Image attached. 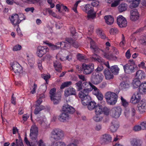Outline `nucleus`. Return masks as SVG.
Instances as JSON below:
<instances>
[{"mask_svg": "<svg viewBox=\"0 0 146 146\" xmlns=\"http://www.w3.org/2000/svg\"><path fill=\"white\" fill-rule=\"evenodd\" d=\"M30 136L33 141L30 145L29 141L28 140L26 137H25V142L27 145L30 146H36L37 145V136L38 133V130L37 127L34 125L32 126L30 130Z\"/></svg>", "mask_w": 146, "mask_h": 146, "instance_id": "obj_1", "label": "nucleus"}, {"mask_svg": "<svg viewBox=\"0 0 146 146\" xmlns=\"http://www.w3.org/2000/svg\"><path fill=\"white\" fill-rule=\"evenodd\" d=\"M104 96L108 104L109 105H114L117 102L118 96L114 93L107 92L105 94Z\"/></svg>", "mask_w": 146, "mask_h": 146, "instance_id": "obj_2", "label": "nucleus"}, {"mask_svg": "<svg viewBox=\"0 0 146 146\" xmlns=\"http://www.w3.org/2000/svg\"><path fill=\"white\" fill-rule=\"evenodd\" d=\"M64 135L63 131L59 128H55L51 132V137L56 141L62 139Z\"/></svg>", "mask_w": 146, "mask_h": 146, "instance_id": "obj_3", "label": "nucleus"}, {"mask_svg": "<svg viewBox=\"0 0 146 146\" xmlns=\"http://www.w3.org/2000/svg\"><path fill=\"white\" fill-rule=\"evenodd\" d=\"M135 63L133 60H129L128 63L123 66V68L125 73L131 74L135 72Z\"/></svg>", "mask_w": 146, "mask_h": 146, "instance_id": "obj_4", "label": "nucleus"}, {"mask_svg": "<svg viewBox=\"0 0 146 146\" xmlns=\"http://www.w3.org/2000/svg\"><path fill=\"white\" fill-rule=\"evenodd\" d=\"M81 71L83 70L84 74L88 75L91 74L94 69V65L93 64H86L83 63L80 67Z\"/></svg>", "mask_w": 146, "mask_h": 146, "instance_id": "obj_5", "label": "nucleus"}, {"mask_svg": "<svg viewBox=\"0 0 146 146\" xmlns=\"http://www.w3.org/2000/svg\"><path fill=\"white\" fill-rule=\"evenodd\" d=\"M103 76L101 74L94 72L92 74L91 82L93 84L97 85L102 81Z\"/></svg>", "mask_w": 146, "mask_h": 146, "instance_id": "obj_6", "label": "nucleus"}, {"mask_svg": "<svg viewBox=\"0 0 146 146\" xmlns=\"http://www.w3.org/2000/svg\"><path fill=\"white\" fill-rule=\"evenodd\" d=\"M122 110V109L120 107H114L110 110V115L113 117L118 118L121 115Z\"/></svg>", "mask_w": 146, "mask_h": 146, "instance_id": "obj_7", "label": "nucleus"}, {"mask_svg": "<svg viewBox=\"0 0 146 146\" xmlns=\"http://www.w3.org/2000/svg\"><path fill=\"white\" fill-rule=\"evenodd\" d=\"M110 112V109L107 107L103 106L101 105L97 107L96 110L97 114H101L103 113L106 115H108Z\"/></svg>", "mask_w": 146, "mask_h": 146, "instance_id": "obj_8", "label": "nucleus"}, {"mask_svg": "<svg viewBox=\"0 0 146 146\" xmlns=\"http://www.w3.org/2000/svg\"><path fill=\"white\" fill-rule=\"evenodd\" d=\"M117 22L120 28L125 27L127 25V21L122 15H120L117 17Z\"/></svg>", "mask_w": 146, "mask_h": 146, "instance_id": "obj_9", "label": "nucleus"}, {"mask_svg": "<svg viewBox=\"0 0 146 146\" xmlns=\"http://www.w3.org/2000/svg\"><path fill=\"white\" fill-rule=\"evenodd\" d=\"M48 48L46 46H38L36 52L37 56L39 57H42L43 55L48 51Z\"/></svg>", "mask_w": 146, "mask_h": 146, "instance_id": "obj_10", "label": "nucleus"}, {"mask_svg": "<svg viewBox=\"0 0 146 146\" xmlns=\"http://www.w3.org/2000/svg\"><path fill=\"white\" fill-rule=\"evenodd\" d=\"M10 20L13 24L15 26L18 25L20 23L21 20L19 19V17L17 14H13L11 16V18H10Z\"/></svg>", "mask_w": 146, "mask_h": 146, "instance_id": "obj_11", "label": "nucleus"}, {"mask_svg": "<svg viewBox=\"0 0 146 146\" xmlns=\"http://www.w3.org/2000/svg\"><path fill=\"white\" fill-rule=\"evenodd\" d=\"M11 67L15 73L19 74L22 72V67L17 62H14Z\"/></svg>", "mask_w": 146, "mask_h": 146, "instance_id": "obj_12", "label": "nucleus"}, {"mask_svg": "<svg viewBox=\"0 0 146 146\" xmlns=\"http://www.w3.org/2000/svg\"><path fill=\"white\" fill-rule=\"evenodd\" d=\"M141 99V96L139 93H135L132 96L130 102L133 104H136L140 101Z\"/></svg>", "mask_w": 146, "mask_h": 146, "instance_id": "obj_13", "label": "nucleus"}, {"mask_svg": "<svg viewBox=\"0 0 146 146\" xmlns=\"http://www.w3.org/2000/svg\"><path fill=\"white\" fill-rule=\"evenodd\" d=\"M62 111L68 113L72 114L75 112L74 108L68 104H65L63 106Z\"/></svg>", "mask_w": 146, "mask_h": 146, "instance_id": "obj_14", "label": "nucleus"}, {"mask_svg": "<svg viewBox=\"0 0 146 146\" xmlns=\"http://www.w3.org/2000/svg\"><path fill=\"white\" fill-rule=\"evenodd\" d=\"M84 89L82 91H80L78 94V96L80 98H82L86 96H88L89 93L91 91V89L87 87V85L85 86Z\"/></svg>", "mask_w": 146, "mask_h": 146, "instance_id": "obj_15", "label": "nucleus"}, {"mask_svg": "<svg viewBox=\"0 0 146 146\" xmlns=\"http://www.w3.org/2000/svg\"><path fill=\"white\" fill-rule=\"evenodd\" d=\"M76 93L75 89L72 87H70L65 90L64 95L66 97H68L70 95L76 96Z\"/></svg>", "mask_w": 146, "mask_h": 146, "instance_id": "obj_16", "label": "nucleus"}, {"mask_svg": "<svg viewBox=\"0 0 146 146\" xmlns=\"http://www.w3.org/2000/svg\"><path fill=\"white\" fill-rule=\"evenodd\" d=\"M131 16L130 18L132 21H135L139 18V13L137 10L136 9H134L132 10L130 12Z\"/></svg>", "mask_w": 146, "mask_h": 146, "instance_id": "obj_17", "label": "nucleus"}, {"mask_svg": "<svg viewBox=\"0 0 146 146\" xmlns=\"http://www.w3.org/2000/svg\"><path fill=\"white\" fill-rule=\"evenodd\" d=\"M100 105L97 104L94 101H90L87 105L88 109L90 110H95V113H96V110L97 107H99Z\"/></svg>", "mask_w": 146, "mask_h": 146, "instance_id": "obj_18", "label": "nucleus"}, {"mask_svg": "<svg viewBox=\"0 0 146 146\" xmlns=\"http://www.w3.org/2000/svg\"><path fill=\"white\" fill-rule=\"evenodd\" d=\"M61 96L60 94H56L54 96L50 98L51 101L54 104H58L61 101Z\"/></svg>", "mask_w": 146, "mask_h": 146, "instance_id": "obj_19", "label": "nucleus"}, {"mask_svg": "<svg viewBox=\"0 0 146 146\" xmlns=\"http://www.w3.org/2000/svg\"><path fill=\"white\" fill-rule=\"evenodd\" d=\"M69 118V114L64 112L60 115L58 119L61 121L64 122L68 120Z\"/></svg>", "mask_w": 146, "mask_h": 146, "instance_id": "obj_20", "label": "nucleus"}, {"mask_svg": "<svg viewBox=\"0 0 146 146\" xmlns=\"http://www.w3.org/2000/svg\"><path fill=\"white\" fill-rule=\"evenodd\" d=\"M111 137L110 135L105 134L102 135L101 140L103 143L108 144L111 141Z\"/></svg>", "mask_w": 146, "mask_h": 146, "instance_id": "obj_21", "label": "nucleus"}, {"mask_svg": "<svg viewBox=\"0 0 146 146\" xmlns=\"http://www.w3.org/2000/svg\"><path fill=\"white\" fill-rule=\"evenodd\" d=\"M132 146H141L142 141L140 139L137 138H133L130 142Z\"/></svg>", "mask_w": 146, "mask_h": 146, "instance_id": "obj_22", "label": "nucleus"}, {"mask_svg": "<svg viewBox=\"0 0 146 146\" xmlns=\"http://www.w3.org/2000/svg\"><path fill=\"white\" fill-rule=\"evenodd\" d=\"M80 98L81 99L82 103L84 106H86L92 100L91 97L89 95Z\"/></svg>", "mask_w": 146, "mask_h": 146, "instance_id": "obj_23", "label": "nucleus"}, {"mask_svg": "<svg viewBox=\"0 0 146 146\" xmlns=\"http://www.w3.org/2000/svg\"><path fill=\"white\" fill-rule=\"evenodd\" d=\"M90 48L93 50V52L96 53H98L100 51V49L96 45L95 42L92 39L90 42Z\"/></svg>", "mask_w": 146, "mask_h": 146, "instance_id": "obj_24", "label": "nucleus"}, {"mask_svg": "<svg viewBox=\"0 0 146 146\" xmlns=\"http://www.w3.org/2000/svg\"><path fill=\"white\" fill-rule=\"evenodd\" d=\"M145 76V72L142 70H138L136 73V78H137L139 80L144 79Z\"/></svg>", "mask_w": 146, "mask_h": 146, "instance_id": "obj_25", "label": "nucleus"}, {"mask_svg": "<svg viewBox=\"0 0 146 146\" xmlns=\"http://www.w3.org/2000/svg\"><path fill=\"white\" fill-rule=\"evenodd\" d=\"M119 127L118 122L116 121H113L111 122L110 129L112 132H115L117 130Z\"/></svg>", "mask_w": 146, "mask_h": 146, "instance_id": "obj_26", "label": "nucleus"}, {"mask_svg": "<svg viewBox=\"0 0 146 146\" xmlns=\"http://www.w3.org/2000/svg\"><path fill=\"white\" fill-rule=\"evenodd\" d=\"M104 73L106 78L107 80L112 79L113 77V74L111 73L109 69H105L104 71Z\"/></svg>", "mask_w": 146, "mask_h": 146, "instance_id": "obj_27", "label": "nucleus"}, {"mask_svg": "<svg viewBox=\"0 0 146 146\" xmlns=\"http://www.w3.org/2000/svg\"><path fill=\"white\" fill-rule=\"evenodd\" d=\"M84 9L87 14L92 13L94 11V8L90 4H86L84 7Z\"/></svg>", "mask_w": 146, "mask_h": 146, "instance_id": "obj_28", "label": "nucleus"}, {"mask_svg": "<svg viewBox=\"0 0 146 146\" xmlns=\"http://www.w3.org/2000/svg\"><path fill=\"white\" fill-rule=\"evenodd\" d=\"M106 22L108 25H111L113 24L114 21L113 17L111 15H106L104 17Z\"/></svg>", "mask_w": 146, "mask_h": 146, "instance_id": "obj_29", "label": "nucleus"}, {"mask_svg": "<svg viewBox=\"0 0 146 146\" xmlns=\"http://www.w3.org/2000/svg\"><path fill=\"white\" fill-rule=\"evenodd\" d=\"M138 89L140 93L145 94H146V82L141 83Z\"/></svg>", "mask_w": 146, "mask_h": 146, "instance_id": "obj_30", "label": "nucleus"}, {"mask_svg": "<svg viewBox=\"0 0 146 146\" xmlns=\"http://www.w3.org/2000/svg\"><path fill=\"white\" fill-rule=\"evenodd\" d=\"M54 66L55 70L59 72H60L62 70V66L60 62L56 61L54 62Z\"/></svg>", "mask_w": 146, "mask_h": 146, "instance_id": "obj_31", "label": "nucleus"}, {"mask_svg": "<svg viewBox=\"0 0 146 146\" xmlns=\"http://www.w3.org/2000/svg\"><path fill=\"white\" fill-rule=\"evenodd\" d=\"M72 38H66L65 40V45L64 49H69L71 45V43L72 42Z\"/></svg>", "mask_w": 146, "mask_h": 146, "instance_id": "obj_32", "label": "nucleus"}, {"mask_svg": "<svg viewBox=\"0 0 146 146\" xmlns=\"http://www.w3.org/2000/svg\"><path fill=\"white\" fill-rule=\"evenodd\" d=\"M110 70L111 73L115 75L117 74L119 70V69L117 65H114L110 67Z\"/></svg>", "mask_w": 146, "mask_h": 146, "instance_id": "obj_33", "label": "nucleus"}, {"mask_svg": "<svg viewBox=\"0 0 146 146\" xmlns=\"http://www.w3.org/2000/svg\"><path fill=\"white\" fill-rule=\"evenodd\" d=\"M83 84H84V85L85 86L87 85V87H89V88H90L91 89V91L93 89L94 90V91L99 90L91 82H84Z\"/></svg>", "mask_w": 146, "mask_h": 146, "instance_id": "obj_34", "label": "nucleus"}, {"mask_svg": "<svg viewBox=\"0 0 146 146\" xmlns=\"http://www.w3.org/2000/svg\"><path fill=\"white\" fill-rule=\"evenodd\" d=\"M35 107L36 108L34 111V113L35 115L37 114L40 111L45 108L44 106L42 105L39 106L38 105H36Z\"/></svg>", "mask_w": 146, "mask_h": 146, "instance_id": "obj_35", "label": "nucleus"}, {"mask_svg": "<svg viewBox=\"0 0 146 146\" xmlns=\"http://www.w3.org/2000/svg\"><path fill=\"white\" fill-rule=\"evenodd\" d=\"M129 87V84L127 82H121L119 85V87L122 90H124L128 88Z\"/></svg>", "mask_w": 146, "mask_h": 146, "instance_id": "obj_36", "label": "nucleus"}, {"mask_svg": "<svg viewBox=\"0 0 146 146\" xmlns=\"http://www.w3.org/2000/svg\"><path fill=\"white\" fill-rule=\"evenodd\" d=\"M132 84L134 88H136L138 87L139 88L141 84V82L137 78H135L133 80Z\"/></svg>", "mask_w": 146, "mask_h": 146, "instance_id": "obj_37", "label": "nucleus"}, {"mask_svg": "<svg viewBox=\"0 0 146 146\" xmlns=\"http://www.w3.org/2000/svg\"><path fill=\"white\" fill-rule=\"evenodd\" d=\"M127 4L124 3H122L118 7L119 11L120 12H122L125 11L127 8Z\"/></svg>", "mask_w": 146, "mask_h": 146, "instance_id": "obj_38", "label": "nucleus"}, {"mask_svg": "<svg viewBox=\"0 0 146 146\" xmlns=\"http://www.w3.org/2000/svg\"><path fill=\"white\" fill-rule=\"evenodd\" d=\"M83 84L84 85V86H85L84 84H83V83H82V81L81 80L78 81L75 84V85L78 91H80L82 89Z\"/></svg>", "mask_w": 146, "mask_h": 146, "instance_id": "obj_39", "label": "nucleus"}, {"mask_svg": "<svg viewBox=\"0 0 146 146\" xmlns=\"http://www.w3.org/2000/svg\"><path fill=\"white\" fill-rule=\"evenodd\" d=\"M104 56L106 58L110 60H114L116 59V56H113L111 54H108L104 53Z\"/></svg>", "mask_w": 146, "mask_h": 146, "instance_id": "obj_40", "label": "nucleus"}, {"mask_svg": "<svg viewBox=\"0 0 146 146\" xmlns=\"http://www.w3.org/2000/svg\"><path fill=\"white\" fill-rule=\"evenodd\" d=\"M141 0H133L132 3L131 5V7L136 8L139 5Z\"/></svg>", "mask_w": 146, "mask_h": 146, "instance_id": "obj_41", "label": "nucleus"}, {"mask_svg": "<svg viewBox=\"0 0 146 146\" xmlns=\"http://www.w3.org/2000/svg\"><path fill=\"white\" fill-rule=\"evenodd\" d=\"M72 84V82L71 81L65 82L62 84L60 88L61 89H63L65 87H67L71 85Z\"/></svg>", "mask_w": 146, "mask_h": 146, "instance_id": "obj_42", "label": "nucleus"}, {"mask_svg": "<svg viewBox=\"0 0 146 146\" xmlns=\"http://www.w3.org/2000/svg\"><path fill=\"white\" fill-rule=\"evenodd\" d=\"M59 93L56 92V89L54 88L51 89L49 91L50 97V98L54 96L56 94H58Z\"/></svg>", "mask_w": 146, "mask_h": 146, "instance_id": "obj_43", "label": "nucleus"}, {"mask_svg": "<svg viewBox=\"0 0 146 146\" xmlns=\"http://www.w3.org/2000/svg\"><path fill=\"white\" fill-rule=\"evenodd\" d=\"M94 117L93 119L96 122H98L101 121L102 119V117L100 116V114H97Z\"/></svg>", "mask_w": 146, "mask_h": 146, "instance_id": "obj_44", "label": "nucleus"}, {"mask_svg": "<svg viewBox=\"0 0 146 146\" xmlns=\"http://www.w3.org/2000/svg\"><path fill=\"white\" fill-rule=\"evenodd\" d=\"M138 103L137 107H142L143 106L146 107V101L145 100H142Z\"/></svg>", "mask_w": 146, "mask_h": 146, "instance_id": "obj_45", "label": "nucleus"}, {"mask_svg": "<svg viewBox=\"0 0 146 146\" xmlns=\"http://www.w3.org/2000/svg\"><path fill=\"white\" fill-rule=\"evenodd\" d=\"M97 33L102 38L104 39L106 38V36L104 33L100 30H97Z\"/></svg>", "mask_w": 146, "mask_h": 146, "instance_id": "obj_46", "label": "nucleus"}, {"mask_svg": "<svg viewBox=\"0 0 146 146\" xmlns=\"http://www.w3.org/2000/svg\"><path fill=\"white\" fill-rule=\"evenodd\" d=\"M138 108V110L140 113H143L145 112L146 111V107L144 106L141 107H137Z\"/></svg>", "mask_w": 146, "mask_h": 146, "instance_id": "obj_47", "label": "nucleus"}, {"mask_svg": "<svg viewBox=\"0 0 146 146\" xmlns=\"http://www.w3.org/2000/svg\"><path fill=\"white\" fill-rule=\"evenodd\" d=\"M121 99L122 105L125 107H127L128 105V102L122 96L121 97Z\"/></svg>", "mask_w": 146, "mask_h": 146, "instance_id": "obj_48", "label": "nucleus"}, {"mask_svg": "<svg viewBox=\"0 0 146 146\" xmlns=\"http://www.w3.org/2000/svg\"><path fill=\"white\" fill-rule=\"evenodd\" d=\"M16 146H22L23 145L22 140L21 139H19V141L17 139H16Z\"/></svg>", "mask_w": 146, "mask_h": 146, "instance_id": "obj_49", "label": "nucleus"}, {"mask_svg": "<svg viewBox=\"0 0 146 146\" xmlns=\"http://www.w3.org/2000/svg\"><path fill=\"white\" fill-rule=\"evenodd\" d=\"M96 17V13H91L90 14H88L87 17L88 19H93Z\"/></svg>", "mask_w": 146, "mask_h": 146, "instance_id": "obj_50", "label": "nucleus"}, {"mask_svg": "<svg viewBox=\"0 0 146 146\" xmlns=\"http://www.w3.org/2000/svg\"><path fill=\"white\" fill-rule=\"evenodd\" d=\"M49 45L50 46L49 47H50V48L52 50H54L56 49H58L59 48V46H57L56 45H55L52 43H51L50 44H49Z\"/></svg>", "mask_w": 146, "mask_h": 146, "instance_id": "obj_51", "label": "nucleus"}, {"mask_svg": "<svg viewBox=\"0 0 146 146\" xmlns=\"http://www.w3.org/2000/svg\"><path fill=\"white\" fill-rule=\"evenodd\" d=\"M77 76L79 79L82 82H86L87 81V79L85 78L84 75L82 74H78Z\"/></svg>", "mask_w": 146, "mask_h": 146, "instance_id": "obj_52", "label": "nucleus"}, {"mask_svg": "<svg viewBox=\"0 0 146 146\" xmlns=\"http://www.w3.org/2000/svg\"><path fill=\"white\" fill-rule=\"evenodd\" d=\"M122 0H117L114 1L111 4V7H115L117 6L119 3L120 1Z\"/></svg>", "mask_w": 146, "mask_h": 146, "instance_id": "obj_53", "label": "nucleus"}, {"mask_svg": "<svg viewBox=\"0 0 146 146\" xmlns=\"http://www.w3.org/2000/svg\"><path fill=\"white\" fill-rule=\"evenodd\" d=\"M104 69L102 65L99 66L98 68L95 70L94 72L99 73V72L101 71Z\"/></svg>", "mask_w": 146, "mask_h": 146, "instance_id": "obj_54", "label": "nucleus"}, {"mask_svg": "<svg viewBox=\"0 0 146 146\" xmlns=\"http://www.w3.org/2000/svg\"><path fill=\"white\" fill-rule=\"evenodd\" d=\"M72 42L71 43V45H72L75 48H77L79 46V45L78 43L74 40L72 39Z\"/></svg>", "mask_w": 146, "mask_h": 146, "instance_id": "obj_55", "label": "nucleus"}, {"mask_svg": "<svg viewBox=\"0 0 146 146\" xmlns=\"http://www.w3.org/2000/svg\"><path fill=\"white\" fill-rule=\"evenodd\" d=\"M21 48V46L19 44H17L13 48V50L14 51H17L20 50Z\"/></svg>", "mask_w": 146, "mask_h": 146, "instance_id": "obj_56", "label": "nucleus"}, {"mask_svg": "<svg viewBox=\"0 0 146 146\" xmlns=\"http://www.w3.org/2000/svg\"><path fill=\"white\" fill-rule=\"evenodd\" d=\"M118 32L117 29L115 28L111 29L110 31V33L111 34H113Z\"/></svg>", "mask_w": 146, "mask_h": 146, "instance_id": "obj_57", "label": "nucleus"}, {"mask_svg": "<svg viewBox=\"0 0 146 146\" xmlns=\"http://www.w3.org/2000/svg\"><path fill=\"white\" fill-rule=\"evenodd\" d=\"M41 77L45 80H48V79L50 78V75L49 74L48 75L45 74H42L41 75Z\"/></svg>", "mask_w": 146, "mask_h": 146, "instance_id": "obj_58", "label": "nucleus"}, {"mask_svg": "<svg viewBox=\"0 0 146 146\" xmlns=\"http://www.w3.org/2000/svg\"><path fill=\"white\" fill-rule=\"evenodd\" d=\"M136 108L134 107H132L131 109V112L132 116H134L136 113Z\"/></svg>", "mask_w": 146, "mask_h": 146, "instance_id": "obj_59", "label": "nucleus"}, {"mask_svg": "<svg viewBox=\"0 0 146 146\" xmlns=\"http://www.w3.org/2000/svg\"><path fill=\"white\" fill-rule=\"evenodd\" d=\"M77 58L78 60L80 61H82L84 59V56L80 54H78L77 55Z\"/></svg>", "mask_w": 146, "mask_h": 146, "instance_id": "obj_60", "label": "nucleus"}, {"mask_svg": "<svg viewBox=\"0 0 146 146\" xmlns=\"http://www.w3.org/2000/svg\"><path fill=\"white\" fill-rule=\"evenodd\" d=\"M125 56L127 59H129L131 57L130 50H128L125 53Z\"/></svg>", "mask_w": 146, "mask_h": 146, "instance_id": "obj_61", "label": "nucleus"}, {"mask_svg": "<svg viewBox=\"0 0 146 146\" xmlns=\"http://www.w3.org/2000/svg\"><path fill=\"white\" fill-rule=\"evenodd\" d=\"M55 146H66V145L63 142H58L56 143Z\"/></svg>", "mask_w": 146, "mask_h": 146, "instance_id": "obj_62", "label": "nucleus"}, {"mask_svg": "<svg viewBox=\"0 0 146 146\" xmlns=\"http://www.w3.org/2000/svg\"><path fill=\"white\" fill-rule=\"evenodd\" d=\"M140 125L142 129L144 130L146 129V121L142 122Z\"/></svg>", "mask_w": 146, "mask_h": 146, "instance_id": "obj_63", "label": "nucleus"}, {"mask_svg": "<svg viewBox=\"0 0 146 146\" xmlns=\"http://www.w3.org/2000/svg\"><path fill=\"white\" fill-rule=\"evenodd\" d=\"M124 115L125 117L128 118L130 116V112L128 110H125L124 112Z\"/></svg>", "mask_w": 146, "mask_h": 146, "instance_id": "obj_64", "label": "nucleus"}]
</instances>
